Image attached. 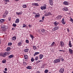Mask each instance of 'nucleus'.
<instances>
[{"instance_id": "32", "label": "nucleus", "mask_w": 73, "mask_h": 73, "mask_svg": "<svg viewBox=\"0 0 73 73\" xmlns=\"http://www.w3.org/2000/svg\"><path fill=\"white\" fill-rule=\"evenodd\" d=\"M7 16V15L4 13V15H3V17L4 18H5V17H6V16Z\"/></svg>"}, {"instance_id": "20", "label": "nucleus", "mask_w": 73, "mask_h": 73, "mask_svg": "<svg viewBox=\"0 0 73 73\" xmlns=\"http://www.w3.org/2000/svg\"><path fill=\"white\" fill-rule=\"evenodd\" d=\"M44 57V55L42 54H41L39 55V58L40 59H42V58Z\"/></svg>"}, {"instance_id": "22", "label": "nucleus", "mask_w": 73, "mask_h": 73, "mask_svg": "<svg viewBox=\"0 0 73 73\" xmlns=\"http://www.w3.org/2000/svg\"><path fill=\"white\" fill-rule=\"evenodd\" d=\"M12 39L13 40L15 41V40H16V36H14L12 38Z\"/></svg>"}, {"instance_id": "31", "label": "nucleus", "mask_w": 73, "mask_h": 73, "mask_svg": "<svg viewBox=\"0 0 73 73\" xmlns=\"http://www.w3.org/2000/svg\"><path fill=\"white\" fill-rule=\"evenodd\" d=\"M38 59V57L37 56H36L35 58V60L36 61H37Z\"/></svg>"}, {"instance_id": "33", "label": "nucleus", "mask_w": 73, "mask_h": 73, "mask_svg": "<svg viewBox=\"0 0 73 73\" xmlns=\"http://www.w3.org/2000/svg\"><path fill=\"white\" fill-rule=\"evenodd\" d=\"M23 7L24 8H27V5L26 4H24L23 5Z\"/></svg>"}, {"instance_id": "4", "label": "nucleus", "mask_w": 73, "mask_h": 73, "mask_svg": "<svg viewBox=\"0 0 73 73\" xmlns=\"http://www.w3.org/2000/svg\"><path fill=\"white\" fill-rule=\"evenodd\" d=\"M53 15L50 12H48L47 13H46L45 15V16H52Z\"/></svg>"}, {"instance_id": "48", "label": "nucleus", "mask_w": 73, "mask_h": 73, "mask_svg": "<svg viewBox=\"0 0 73 73\" xmlns=\"http://www.w3.org/2000/svg\"><path fill=\"white\" fill-rule=\"evenodd\" d=\"M23 64L25 66L26 65H27V63L26 62H23Z\"/></svg>"}, {"instance_id": "43", "label": "nucleus", "mask_w": 73, "mask_h": 73, "mask_svg": "<svg viewBox=\"0 0 73 73\" xmlns=\"http://www.w3.org/2000/svg\"><path fill=\"white\" fill-rule=\"evenodd\" d=\"M41 31L42 33L44 32H45V30L44 29H42Z\"/></svg>"}, {"instance_id": "1", "label": "nucleus", "mask_w": 73, "mask_h": 73, "mask_svg": "<svg viewBox=\"0 0 73 73\" xmlns=\"http://www.w3.org/2000/svg\"><path fill=\"white\" fill-rule=\"evenodd\" d=\"M9 53L8 52H5L4 53H0V56H2L3 57H5L6 56H8Z\"/></svg>"}, {"instance_id": "23", "label": "nucleus", "mask_w": 73, "mask_h": 73, "mask_svg": "<svg viewBox=\"0 0 73 73\" xmlns=\"http://www.w3.org/2000/svg\"><path fill=\"white\" fill-rule=\"evenodd\" d=\"M14 57V56L13 55H10L9 56L8 58H13Z\"/></svg>"}, {"instance_id": "46", "label": "nucleus", "mask_w": 73, "mask_h": 73, "mask_svg": "<svg viewBox=\"0 0 73 73\" xmlns=\"http://www.w3.org/2000/svg\"><path fill=\"white\" fill-rule=\"evenodd\" d=\"M62 24H63V25H64V24H66V22H65L64 21L63 22H62Z\"/></svg>"}, {"instance_id": "64", "label": "nucleus", "mask_w": 73, "mask_h": 73, "mask_svg": "<svg viewBox=\"0 0 73 73\" xmlns=\"http://www.w3.org/2000/svg\"><path fill=\"white\" fill-rule=\"evenodd\" d=\"M33 14H34V15H36V13L35 12H33Z\"/></svg>"}, {"instance_id": "50", "label": "nucleus", "mask_w": 73, "mask_h": 73, "mask_svg": "<svg viewBox=\"0 0 73 73\" xmlns=\"http://www.w3.org/2000/svg\"><path fill=\"white\" fill-rule=\"evenodd\" d=\"M44 19H45V17H42V20L43 21L44 20Z\"/></svg>"}, {"instance_id": "11", "label": "nucleus", "mask_w": 73, "mask_h": 73, "mask_svg": "<svg viewBox=\"0 0 73 73\" xmlns=\"http://www.w3.org/2000/svg\"><path fill=\"white\" fill-rule=\"evenodd\" d=\"M68 45L69 47H70V48H72V43H71V41L70 40L69 42Z\"/></svg>"}, {"instance_id": "52", "label": "nucleus", "mask_w": 73, "mask_h": 73, "mask_svg": "<svg viewBox=\"0 0 73 73\" xmlns=\"http://www.w3.org/2000/svg\"><path fill=\"white\" fill-rule=\"evenodd\" d=\"M59 52H65V51L63 50H59Z\"/></svg>"}, {"instance_id": "42", "label": "nucleus", "mask_w": 73, "mask_h": 73, "mask_svg": "<svg viewBox=\"0 0 73 73\" xmlns=\"http://www.w3.org/2000/svg\"><path fill=\"white\" fill-rule=\"evenodd\" d=\"M27 27V25L25 24H23L22 27L23 28H25V27Z\"/></svg>"}, {"instance_id": "60", "label": "nucleus", "mask_w": 73, "mask_h": 73, "mask_svg": "<svg viewBox=\"0 0 73 73\" xmlns=\"http://www.w3.org/2000/svg\"><path fill=\"white\" fill-rule=\"evenodd\" d=\"M43 21H42L41 20H39V22H40L41 23V22H43Z\"/></svg>"}, {"instance_id": "45", "label": "nucleus", "mask_w": 73, "mask_h": 73, "mask_svg": "<svg viewBox=\"0 0 73 73\" xmlns=\"http://www.w3.org/2000/svg\"><path fill=\"white\" fill-rule=\"evenodd\" d=\"M12 44V43L10 42H9L8 43V45H11Z\"/></svg>"}, {"instance_id": "18", "label": "nucleus", "mask_w": 73, "mask_h": 73, "mask_svg": "<svg viewBox=\"0 0 73 73\" xmlns=\"http://www.w3.org/2000/svg\"><path fill=\"white\" fill-rule=\"evenodd\" d=\"M19 21L20 20L19 19H17L15 21V23H19Z\"/></svg>"}, {"instance_id": "41", "label": "nucleus", "mask_w": 73, "mask_h": 73, "mask_svg": "<svg viewBox=\"0 0 73 73\" xmlns=\"http://www.w3.org/2000/svg\"><path fill=\"white\" fill-rule=\"evenodd\" d=\"M5 13L7 15H8V12L7 11H6L5 12Z\"/></svg>"}, {"instance_id": "21", "label": "nucleus", "mask_w": 73, "mask_h": 73, "mask_svg": "<svg viewBox=\"0 0 73 73\" xmlns=\"http://www.w3.org/2000/svg\"><path fill=\"white\" fill-rule=\"evenodd\" d=\"M6 51H7V52L11 50V47H8L6 49Z\"/></svg>"}, {"instance_id": "34", "label": "nucleus", "mask_w": 73, "mask_h": 73, "mask_svg": "<svg viewBox=\"0 0 73 73\" xmlns=\"http://www.w3.org/2000/svg\"><path fill=\"white\" fill-rule=\"evenodd\" d=\"M54 28H55V31H56V30H57L58 29H59V27H55Z\"/></svg>"}, {"instance_id": "40", "label": "nucleus", "mask_w": 73, "mask_h": 73, "mask_svg": "<svg viewBox=\"0 0 73 73\" xmlns=\"http://www.w3.org/2000/svg\"><path fill=\"white\" fill-rule=\"evenodd\" d=\"M44 72L46 73H48V70L46 69V70H44Z\"/></svg>"}, {"instance_id": "17", "label": "nucleus", "mask_w": 73, "mask_h": 73, "mask_svg": "<svg viewBox=\"0 0 73 73\" xmlns=\"http://www.w3.org/2000/svg\"><path fill=\"white\" fill-rule=\"evenodd\" d=\"M40 54V52H35L34 54V56H35L37 55V54Z\"/></svg>"}, {"instance_id": "49", "label": "nucleus", "mask_w": 73, "mask_h": 73, "mask_svg": "<svg viewBox=\"0 0 73 73\" xmlns=\"http://www.w3.org/2000/svg\"><path fill=\"white\" fill-rule=\"evenodd\" d=\"M2 30L3 31H7V30L6 29H4L3 28V29H2Z\"/></svg>"}, {"instance_id": "56", "label": "nucleus", "mask_w": 73, "mask_h": 73, "mask_svg": "<svg viewBox=\"0 0 73 73\" xmlns=\"http://www.w3.org/2000/svg\"><path fill=\"white\" fill-rule=\"evenodd\" d=\"M60 60H61L62 61H64V58H62Z\"/></svg>"}, {"instance_id": "44", "label": "nucleus", "mask_w": 73, "mask_h": 73, "mask_svg": "<svg viewBox=\"0 0 73 73\" xmlns=\"http://www.w3.org/2000/svg\"><path fill=\"white\" fill-rule=\"evenodd\" d=\"M41 62V60H38L36 62V63L38 64L39 63V62Z\"/></svg>"}, {"instance_id": "8", "label": "nucleus", "mask_w": 73, "mask_h": 73, "mask_svg": "<svg viewBox=\"0 0 73 73\" xmlns=\"http://www.w3.org/2000/svg\"><path fill=\"white\" fill-rule=\"evenodd\" d=\"M64 72V69L63 68H62L60 69L59 70V72L60 73H63Z\"/></svg>"}, {"instance_id": "57", "label": "nucleus", "mask_w": 73, "mask_h": 73, "mask_svg": "<svg viewBox=\"0 0 73 73\" xmlns=\"http://www.w3.org/2000/svg\"><path fill=\"white\" fill-rule=\"evenodd\" d=\"M9 0H4V1L5 2H7L8 1H9Z\"/></svg>"}, {"instance_id": "10", "label": "nucleus", "mask_w": 73, "mask_h": 73, "mask_svg": "<svg viewBox=\"0 0 73 73\" xmlns=\"http://www.w3.org/2000/svg\"><path fill=\"white\" fill-rule=\"evenodd\" d=\"M54 25L55 27H56L57 26L58 24H59V22H58L57 21H56L54 23Z\"/></svg>"}, {"instance_id": "54", "label": "nucleus", "mask_w": 73, "mask_h": 73, "mask_svg": "<svg viewBox=\"0 0 73 73\" xmlns=\"http://www.w3.org/2000/svg\"><path fill=\"white\" fill-rule=\"evenodd\" d=\"M29 28H31V27H32V25H29Z\"/></svg>"}, {"instance_id": "24", "label": "nucleus", "mask_w": 73, "mask_h": 73, "mask_svg": "<svg viewBox=\"0 0 73 73\" xmlns=\"http://www.w3.org/2000/svg\"><path fill=\"white\" fill-rule=\"evenodd\" d=\"M63 4L65 5H67L68 4V3L67 1H65L63 2Z\"/></svg>"}, {"instance_id": "38", "label": "nucleus", "mask_w": 73, "mask_h": 73, "mask_svg": "<svg viewBox=\"0 0 73 73\" xmlns=\"http://www.w3.org/2000/svg\"><path fill=\"white\" fill-rule=\"evenodd\" d=\"M35 61V59L33 58H32L31 59V61L32 62H33Z\"/></svg>"}, {"instance_id": "2", "label": "nucleus", "mask_w": 73, "mask_h": 73, "mask_svg": "<svg viewBox=\"0 0 73 73\" xmlns=\"http://www.w3.org/2000/svg\"><path fill=\"white\" fill-rule=\"evenodd\" d=\"M40 8L42 10H45V9H46V5H44L43 6H41Z\"/></svg>"}, {"instance_id": "14", "label": "nucleus", "mask_w": 73, "mask_h": 73, "mask_svg": "<svg viewBox=\"0 0 73 73\" xmlns=\"http://www.w3.org/2000/svg\"><path fill=\"white\" fill-rule=\"evenodd\" d=\"M4 21H5V19H1L0 20V23H3Z\"/></svg>"}, {"instance_id": "25", "label": "nucleus", "mask_w": 73, "mask_h": 73, "mask_svg": "<svg viewBox=\"0 0 73 73\" xmlns=\"http://www.w3.org/2000/svg\"><path fill=\"white\" fill-rule=\"evenodd\" d=\"M24 58L25 59V60H28V57L27 55H25Z\"/></svg>"}, {"instance_id": "59", "label": "nucleus", "mask_w": 73, "mask_h": 73, "mask_svg": "<svg viewBox=\"0 0 73 73\" xmlns=\"http://www.w3.org/2000/svg\"><path fill=\"white\" fill-rule=\"evenodd\" d=\"M70 21H73V19H71L70 20Z\"/></svg>"}, {"instance_id": "37", "label": "nucleus", "mask_w": 73, "mask_h": 73, "mask_svg": "<svg viewBox=\"0 0 73 73\" xmlns=\"http://www.w3.org/2000/svg\"><path fill=\"white\" fill-rule=\"evenodd\" d=\"M2 28H5V25H4L2 26H1Z\"/></svg>"}, {"instance_id": "29", "label": "nucleus", "mask_w": 73, "mask_h": 73, "mask_svg": "<svg viewBox=\"0 0 73 73\" xmlns=\"http://www.w3.org/2000/svg\"><path fill=\"white\" fill-rule=\"evenodd\" d=\"M33 47L34 50H36L37 49V47L35 46H33Z\"/></svg>"}, {"instance_id": "39", "label": "nucleus", "mask_w": 73, "mask_h": 73, "mask_svg": "<svg viewBox=\"0 0 73 73\" xmlns=\"http://www.w3.org/2000/svg\"><path fill=\"white\" fill-rule=\"evenodd\" d=\"M25 42L27 44H29V40L28 39L26 40Z\"/></svg>"}, {"instance_id": "16", "label": "nucleus", "mask_w": 73, "mask_h": 73, "mask_svg": "<svg viewBox=\"0 0 73 73\" xmlns=\"http://www.w3.org/2000/svg\"><path fill=\"white\" fill-rule=\"evenodd\" d=\"M29 50V48H26V49H25L24 50V52L25 53H27V52H28Z\"/></svg>"}, {"instance_id": "26", "label": "nucleus", "mask_w": 73, "mask_h": 73, "mask_svg": "<svg viewBox=\"0 0 73 73\" xmlns=\"http://www.w3.org/2000/svg\"><path fill=\"white\" fill-rule=\"evenodd\" d=\"M23 13L22 12H19V13L18 12H16V14L17 15H21Z\"/></svg>"}, {"instance_id": "7", "label": "nucleus", "mask_w": 73, "mask_h": 73, "mask_svg": "<svg viewBox=\"0 0 73 73\" xmlns=\"http://www.w3.org/2000/svg\"><path fill=\"white\" fill-rule=\"evenodd\" d=\"M68 51L70 54H73V50L71 48H69Z\"/></svg>"}, {"instance_id": "47", "label": "nucleus", "mask_w": 73, "mask_h": 73, "mask_svg": "<svg viewBox=\"0 0 73 73\" xmlns=\"http://www.w3.org/2000/svg\"><path fill=\"white\" fill-rule=\"evenodd\" d=\"M11 17H8V20L9 21H10V20H11Z\"/></svg>"}, {"instance_id": "61", "label": "nucleus", "mask_w": 73, "mask_h": 73, "mask_svg": "<svg viewBox=\"0 0 73 73\" xmlns=\"http://www.w3.org/2000/svg\"><path fill=\"white\" fill-rule=\"evenodd\" d=\"M36 73H40V72L39 71H37Z\"/></svg>"}, {"instance_id": "63", "label": "nucleus", "mask_w": 73, "mask_h": 73, "mask_svg": "<svg viewBox=\"0 0 73 73\" xmlns=\"http://www.w3.org/2000/svg\"><path fill=\"white\" fill-rule=\"evenodd\" d=\"M15 28H12V31H13V30H15Z\"/></svg>"}, {"instance_id": "36", "label": "nucleus", "mask_w": 73, "mask_h": 73, "mask_svg": "<svg viewBox=\"0 0 73 73\" xmlns=\"http://www.w3.org/2000/svg\"><path fill=\"white\" fill-rule=\"evenodd\" d=\"M2 62L4 64H5V63L6 62V60L5 59L3 60L2 61Z\"/></svg>"}, {"instance_id": "55", "label": "nucleus", "mask_w": 73, "mask_h": 73, "mask_svg": "<svg viewBox=\"0 0 73 73\" xmlns=\"http://www.w3.org/2000/svg\"><path fill=\"white\" fill-rule=\"evenodd\" d=\"M5 71H7V68H5Z\"/></svg>"}, {"instance_id": "28", "label": "nucleus", "mask_w": 73, "mask_h": 73, "mask_svg": "<svg viewBox=\"0 0 73 73\" xmlns=\"http://www.w3.org/2000/svg\"><path fill=\"white\" fill-rule=\"evenodd\" d=\"M22 44V43L21 42H19L18 44V46H21V44Z\"/></svg>"}, {"instance_id": "35", "label": "nucleus", "mask_w": 73, "mask_h": 73, "mask_svg": "<svg viewBox=\"0 0 73 73\" xmlns=\"http://www.w3.org/2000/svg\"><path fill=\"white\" fill-rule=\"evenodd\" d=\"M13 26L14 28H15V27H16L17 25H16V24L15 23H13Z\"/></svg>"}, {"instance_id": "12", "label": "nucleus", "mask_w": 73, "mask_h": 73, "mask_svg": "<svg viewBox=\"0 0 73 73\" xmlns=\"http://www.w3.org/2000/svg\"><path fill=\"white\" fill-rule=\"evenodd\" d=\"M33 5H35V6H39V5L37 3H34L32 4Z\"/></svg>"}, {"instance_id": "30", "label": "nucleus", "mask_w": 73, "mask_h": 73, "mask_svg": "<svg viewBox=\"0 0 73 73\" xmlns=\"http://www.w3.org/2000/svg\"><path fill=\"white\" fill-rule=\"evenodd\" d=\"M54 44H55V42H54L51 44V46H54Z\"/></svg>"}, {"instance_id": "9", "label": "nucleus", "mask_w": 73, "mask_h": 73, "mask_svg": "<svg viewBox=\"0 0 73 73\" xmlns=\"http://www.w3.org/2000/svg\"><path fill=\"white\" fill-rule=\"evenodd\" d=\"M36 14V15H35V18L37 17H39L40 16V13H37Z\"/></svg>"}, {"instance_id": "3", "label": "nucleus", "mask_w": 73, "mask_h": 73, "mask_svg": "<svg viewBox=\"0 0 73 73\" xmlns=\"http://www.w3.org/2000/svg\"><path fill=\"white\" fill-rule=\"evenodd\" d=\"M62 17L61 15H58L57 17L55 19L56 20H59L60 19H61L62 18Z\"/></svg>"}, {"instance_id": "27", "label": "nucleus", "mask_w": 73, "mask_h": 73, "mask_svg": "<svg viewBox=\"0 0 73 73\" xmlns=\"http://www.w3.org/2000/svg\"><path fill=\"white\" fill-rule=\"evenodd\" d=\"M30 36L31 37L32 39H33V38H35V37H34V36H33L32 35L30 34Z\"/></svg>"}, {"instance_id": "58", "label": "nucleus", "mask_w": 73, "mask_h": 73, "mask_svg": "<svg viewBox=\"0 0 73 73\" xmlns=\"http://www.w3.org/2000/svg\"><path fill=\"white\" fill-rule=\"evenodd\" d=\"M59 59H60V60L62 58V57H61V56H60L59 57Z\"/></svg>"}, {"instance_id": "19", "label": "nucleus", "mask_w": 73, "mask_h": 73, "mask_svg": "<svg viewBox=\"0 0 73 73\" xmlns=\"http://www.w3.org/2000/svg\"><path fill=\"white\" fill-rule=\"evenodd\" d=\"M27 69H31L32 68V66H28L26 67Z\"/></svg>"}, {"instance_id": "53", "label": "nucleus", "mask_w": 73, "mask_h": 73, "mask_svg": "<svg viewBox=\"0 0 73 73\" xmlns=\"http://www.w3.org/2000/svg\"><path fill=\"white\" fill-rule=\"evenodd\" d=\"M64 18H63L62 20L61 23H62V22H63L64 21Z\"/></svg>"}, {"instance_id": "6", "label": "nucleus", "mask_w": 73, "mask_h": 73, "mask_svg": "<svg viewBox=\"0 0 73 73\" xmlns=\"http://www.w3.org/2000/svg\"><path fill=\"white\" fill-rule=\"evenodd\" d=\"M60 62V60L58 59H57L55 60L54 61V63H58Z\"/></svg>"}, {"instance_id": "51", "label": "nucleus", "mask_w": 73, "mask_h": 73, "mask_svg": "<svg viewBox=\"0 0 73 73\" xmlns=\"http://www.w3.org/2000/svg\"><path fill=\"white\" fill-rule=\"evenodd\" d=\"M52 31H56V30H55V28H54V27L52 29Z\"/></svg>"}, {"instance_id": "13", "label": "nucleus", "mask_w": 73, "mask_h": 73, "mask_svg": "<svg viewBox=\"0 0 73 73\" xmlns=\"http://www.w3.org/2000/svg\"><path fill=\"white\" fill-rule=\"evenodd\" d=\"M49 2L51 5H53V0H49Z\"/></svg>"}, {"instance_id": "5", "label": "nucleus", "mask_w": 73, "mask_h": 73, "mask_svg": "<svg viewBox=\"0 0 73 73\" xmlns=\"http://www.w3.org/2000/svg\"><path fill=\"white\" fill-rule=\"evenodd\" d=\"M60 45L61 47H64L65 45L64 44V42L62 41H60Z\"/></svg>"}, {"instance_id": "62", "label": "nucleus", "mask_w": 73, "mask_h": 73, "mask_svg": "<svg viewBox=\"0 0 73 73\" xmlns=\"http://www.w3.org/2000/svg\"><path fill=\"white\" fill-rule=\"evenodd\" d=\"M3 72L4 73H7V72L6 71H3Z\"/></svg>"}, {"instance_id": "15", "label": "nucleus", "mask_w": 73, "mask_h": 73, "mask_svg": "<svg viewBox=\"0 0 73 73\" xmlns=\"http://www.w3.org/2000/svg\"><path fill=\"white\" fill-rule=\"evenodd\" d=\"M68 10V9L66 7H64L63 9V10L64 11H67Z\"/></svg>"}]
</instances>
